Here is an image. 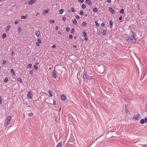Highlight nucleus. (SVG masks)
I'll use <instances>...</instances> for the list:
<instances>
[{
  "label": "nucleus",
  "mask_w": 147,
  "mask_h": 147,
  "mask_svg": "<svg viewBox=\"0 0 147 147\" xmlns=\"http://www.w3.org/2000/svg\"><path fill=\"white\" fill-rule=\"evenodd\" d=\"M29 74H31V75H32L33 74V72L32 71H30V72H29Z\"/></svg>",
  "instance_id": "nucleus-48"
},
{
  "label": "nucleus",
  "mask_w": 147,
  "mask_h": 147,
  "mask_svg": "<svg viewBox=\"0 0 147 147\" xmlns=\"http://www.w3.org/2000/svg\"><path fill=\"white\" fill-rule=\"evenodd\" d=\"M145 122L147 123V117L146 118H145L144 119Z\"/></svg>",
  "instance_id": "nucleus-43"
},
{
  "label": "nucleus",
  "mask_w": 147,
  "mask_h": 147,
  "mask_svg": "<svg viewBox=\"0 0 147 147\" xmlns=\"http://www.w3.org/2000/svg\"><path fill=\"white\" fill-rule=\"evenodd\" d=\"M131 32L132 33V37H131V38H128L126 40L127 42L129 43L133 44L135 43L136 41V40L134 37V32L133 31H131Z\"/></svg>",
  "instance_id": "nucleus-1"
},
{
  "label": "nucleus",
  "mask_w": 147,
  "mask_h": 147,
  "mask_svg": "<svg viewBox=\"0 0 147 147\" xmlns=\"http://www.w3.org/2000/svg\"><path fill=\"white\" fill-rule=\"evenodd\" d=\"M58 33L59 34H61V32L60 31H58Z\"/></svg>",
  "instance_id": "nucleus-61"
},
{
  "label": "nucleus",
  "mask_w": 147,
  "mask_h": 147,
  "mask_svg": "<svg viewBox=\"0 0 147 147\" xmlns=\"http://www.w3.org/2000/svg\"><path fill=\"white\" fill-rule=\"evenodd\" d=\"M6 34H4L2 35V38L3 39L4 38L6 37Z\"/></svg>",
  "instance_id": "nucleus-29"
},
{
  "label": "nucleus",
  "mask_w": 147,
  "mask_h": 147,
  "mask_svg": "<svg viewBox=\"0 0 147 147\" xmlns=\"http://www.w3.org/2000/svg\"><path fill=\"white\" fill-rule=\"evenodd\" d=\"M17 80L20 83H22V80L20 78H18L17 79Z\"/></svg>",
  "instance_id": "nucleus-18"
},
{
  "label": "nucleus",
  "mask_w": 147,
  "mask_h": 147,
  "mask_svg": "<svg viewBox=\"0 0 147 147\" xmlns=\"http://www.w3.org/2000/svg\"><path fill=\"white\" fill-rule=\"evenodd\" d=\"M101 26L102 27H104L105 26V24L104 23H102Z\"/></svg>",
  "instance_id": "nucleus-46"
},
{
  "label": "nucleus",
  "mask_w": 147,
  "mask_h": 147,
  "mask_svg": "<svg viewBox=\"0 0 147 147\" xmlns=\"http://www.w3.org/2000/svg\"><path fill=\"white\" fill-rule=\"evenodd\" d=\"M11 26H10L9 25L7 26L5 28V30L6 32H8L9 29H10Z\"/></svg>",
  "instance_id": "nucleus-10"
},
{
  "label": "nucleus",
  "mask_w": 147,
  "mask_h": 147,
  "mask_svg": "<svg viewBox=\"0 0 147 147\" xmlns=\"http://www.w3.org/2000/svg\"><path fill=\"white\" fill-rule=\"evenodd\" d=\"M53 104L54 105H55L56 104V102H55L54 101H53Z\"/></svg>",
  "instance_id": "nucleus-62"
},
{
  "label": "nucleus",
  "mask_w": 147,
  "mask_h": 147,
  "mask_svg": "<svg viewBox=\"0 0 147 147\" xmlns=\"http://www.w3.org/2000/svg\"><path fill=\"white\" fill-rule=\"evenodd\" d=\"M71 11L73 12H75V9L74 8H71Z\"/></svg>",
  "instance_id": "nucleus-39"
},
{
  "label": "nucleus",
  "mask_w": 147,
  "mask_h": 147,
  "mask_svg": "<svg viewBox=\"0 0 147 147\" xmlns=\"http://www.w3.org/2000/svg\"><path fill=\"white\" fill-rule=\"evenodd\" d=\"M93 10L94 12H96L98 11V9L96 8H93Z\"/></svg>",
  "instance_id": "nucleus-25"
},
{
  "label": "nucleus",
  "mask_w": 147,
  "mask_h": 147,
  "mask_svg": "<svg viewBox=\"0 0 147 147\" xmlns=\"http://www.w3.org/2000/svg\"><path fill=\"white\" fill-rule=\"evenodd\" d=\"M78 1L81 3H83L84 2L83 0H78Z\"/></svg>",
  "instance_id": "nucleus-47"
},
{
  "label": "nucleus",
  "mask_w": 147,
  "mask_h": 147,
  "mask_svg": "<svg viewBox=\"0 0 147 147\" xmlns=\"http://www.w3.org/2000/svg\"><path fill=\"white\" fill-rule=\"evenodd\" d=\"M56 47V45H53L52 46V47L53 48H55Z\"/></svg>",
  "instance_id": "nucleus-49"
},
{
  "label": "nucleus",
  "mask_w": 147,
  "mask_h": 147,
  "mask_svg": "<svg viewBox=\"0 0 147 147\" xmlns=\"http://www.w3.org/2000/svg\"><path fill=\"white\" fill-rule=\"evenodd\" d=\"M18 21H16L15 22V24H16L18 23Z\"/></svg>",
  "instance_id": "nucleus-60"
},
{
  "label": "nucleus",
  "mask_w": 147,
  "mask_h": 147,
  "mask_svg": "<svg viewBox=\"0 0 147 147\" xmlns=\"http://www.w3.org/2000/svg\"><path fill=\"white\" fill-rule=\"evenodd\" d=\"M11 72L12 73V74L13 73H14V70L13 69H11Z\"/></svg>",
  "instance_id": "nucleus-40"
},
{
  "label": "nucleus",
  "mask_w": 147,
  "mask_h": 147,
  "mask_svg": "<svg viewBox=\"0 0 147 147\" xmlns=\"http://www.w3.org/2000/svg\"><path fill=\"white\" fill-rule=\"evenodd\" d=\"M76 18L77 19H78L80 18V17L78 15H76Z\"/></svg>",
  "instance_id": "nucleus-44"
},
{
  "label": "nucleus",
  "mask_w": 147,
  "mask_h": 147,
  "mask_svg": "<svg viewBox=\"0 0 147 147\" xmlns=\"http://www.w3.org/2000/svg\"><path fill=\"white\" fill-rule=\"evenodd\" d=\"M140 123L141 124H144L145 123L144 120L143 119H142L140 121Z\"/></svg>",
  "instance_id": "nucleus-19"
},
{
  "label": "nucleus",
  "mask_w": 147,
  "mask_h": 147,
  "mask_svg": "<svg viewBox=\"0 0 147 147\" xmlns=\"http://www.w3.org/2000/svg\"><path fill=\"white\" fill-rule=\"evenodd\" d=\"M11 55L13 56V55H14V53L13 51H12V52H11Z\"/></svg>",
  "instance_id": "nucleus-58"
},
{
  "label": "nucleus",
  "mask_w": 147,
  "mask_h": 147,
  "mask_svg": "<svg viewBox=\"0 0 147 147\" xmlns=\"http://www.w3.org/2000/svg\"><path fill=\"white\" fill-rule=\"evenodd\" d=\"M95 23L96 24V26H99V24L98 23V22L97 21H95Z\"/></svg>",
  "instance_id": "nucleus-32"
},
{
  "label": "nucleus",
  "mask_w": 147,
  "mask_h": 147,
  "mask_svg": "<svg viewBox=\"0 0 147 147\" xmlns=\"http://www.w3.org/2000/svg\"><path fill=\"white\" fill-rule=\"evenodd\" d=\"M73 24L75 25H76L77 24V22L76 20L75 19H73L72 20Z\"/></svg>",
  "instance_id": "nucleus-12"
},
{
  "label": "nucleus",
  "mask_w": 147,
  "mask_h": 147,
  "mask_svg": "<svg viewBox=\"0 0 147 147\" xmlns=\"http://www.w3.org/2000/svg\"><path fill=\"white\" fill-rule=\"evenodd\" d=\"M35 0H30L28 2V4L30 5L33 4Z\"/></svg>",
  "instance_id": "nucleus-13"
},
{
  "label": "nucleus",
  "mask_w": 147,
  "mask_h": 147,
  "mask_svg": "<svg viewBox=\"0 0 147 147\" xmlns=\"http://www.w3.org/2000/svg\"><path fill=\"white\" fill-rule=\"evenodd\" d=\"M38 42L40 43H41L42 42L41 41V40L40 39H38Z\"/></svg>",
  "instance_id": "nucleus-37"
},
{
  "label": "nucleus",
  "mask_w": 147,
  "mask_h": 147,
  "mask_svg": "<svg viewBox=\"0 0 147 147\" xmlns=\"http://www.w3.org/2000/svg\"><path fill=\"white\" fill-rule=\"evenodd\" d=\"M69 38L70 39H72L73 38V36L71 35H69Z\"/></svg>",
  "instance_id": "nucleus-38"
},
{
  "label": "nucleus",
  "mask_w": 147,
  "mask_h": 147,
  "mask_svg": "<svg viewBox=\"0 0 147 147\" xmlns=\"http://www.w3.org/2000/svg\"><path fill=\"white\" fill-rule=\"evenodd\" d=\"M55 22V21L54 20H50V22H49L50 23H53L54 22Z\"/></svg>",
  "instance_id": "nucleus-35"
},
{
  "label": "nucleus",
  "mask_w": 147,
  "mask_h": 147,
  "mask_svg": "<svg viewBox=\"0 0 147 147\" xmlns=\"http://www.w3.org/2000/svg\"><path fill=\"white\" fill-rule=\"evenodd\" d=\"M73 47L74 48H76V45H74L73 46Z\"/></svg>",
  "instance_id": "nucleus-64"
},
{
  "label": "nucleus",
  "mask_w": 147,
  "mask_h": 147,
  "mask_svg": "<svg viewBox=\"0 0 147 147\" xmlns=\"http://www.w3.org/2000/svg\"><path fill=\"white\" fill-rule=\"evenodd\" d=\"M12 76L13 77V76H16V75H15V73H12Z\"/></svg>",
  "instance_id": "nucleus-56"
},
{
  "label": "nucleus",
  "mask_w": 147,
  "mask_h": 147,
  "mask_svg": "<svg viewBox=\"0 0 147 147\" xmlns=\"http://www.w3.org/2000/svg\"><path fill=\"white\" fill-rule=\"evenodd\" d=\"M21 30V27H19L18 28V32H20Z\"/></svg>",
  "instance_id": "nucleus-31"
},
{
  "label": "nucleus",
  "mask_w": 147,
  "mask_h": 147,
  "mask_svg": "<svg viewBox=\"0 0 147 147\" xmlns=\"http://www.w3.org/2000/svg\"><path fill=\"white\" fill-rule=\"evenodd\" d=\"M39 15H40V13L38 12L36 13V16H38Z\"/></svg>",
  "instance_id": "nucleus-52"
},
{
  "label": "nucleus",
  "mask_w": 147,
  "mask_h": 147,
  "mask_svg": "<svg viewBox=\"0 0 147 147\" xmlns=\"http://www.w3.org/2000/svg\"><path fill=\"white\" fill-rule=\"evenodd\" d=\"M34 69L36 70H37L38 68V67L36 65H34Z\"/></svg>",
  "instance_id": "nucleus-33"
},
{
  "label": "nucleus",
  "mask_w": 147,
  "mask_h": 147,
  "mask_svg": "<svg viewBox=\"0 0 147 147\" xmlns=\"http://www.w3.org/2000/svg\"><path fill=\"white\" fill-rule=\"evenodd\" d=\"M83 34L84 37H86L87 35L86 32H83Z\"/></svg>",
  "instance_id": "nucleus-30"
},
{
  "label": "nucleus",
  "mask_w": 147,
  "mask_h": 147,
  "mask_svg": "<svg viewBox=\"0 0 147 147\" xmlns=\"http://www.w3.org/2000/svg\"><path fill=\"white\" fill-rule=\"evenodd\" d=\"M66 31H67V32H68L70 30V29H69V28H67L66 29Z\"/></svg>",
  "instance_id": "nucleus-34"
},
{
  "label": "nucleus",
  "mask_w": 147,
  "mask_h": 147,
  "mask_svg": "<svg viewBox=\"0 0 147 147\" xmlns=\"http://www.w3.org/2000/svg\"><path fill=\"white\" fill-rule=\"evenodd\" d=\"M109 23H110V24L111 25H110V27L111 28H112L113 26V21L112 20H110L109 21Z\"/></svg>",
  "instance_id": "nucleus-20"
},
{
  "label": "nucleus",
  "mask_w": 147,
  "mask_h": 147,
  "mask_svg": "<svg viewBox=\"0 0 147 147\" xmlns=\"http://www.w3.org/2000/svg\"><path fill=\"white\" fill-rule=\"evenodd\" d=\"M86 2L90 6L92 5V3L90 0H86Z\"/></svg>",
  "instance_id": "nucleus-9"
},
{
  "label": "nucleus",
  "mask_w": 147,
  "mask_h": 147,
  "mask_svg": "<svg viewBox=\"0 0 147 147\" xmlns=\"http://www.w3.org/2000/svg\"><path fill=\"white\" fill-rule=\"evenodd\" d=\"M52 74L53 78L55 79L56 77V71L55 68L54 69V70L52 72Z\"/></svg>",
  "instance_id": "nucleus-5"
},
{
  "label": "nucleus",
  "mask_w": 147,
  "mask_h": 147,
  "mask_svg": "<svg viewBox=\"0 0 147 147\" xmlns=\"http://www.w3.org/2000/svg\"><path fill=\"white\" fill-rule=\"evenodd\" d=\"M107 1L109 3H110L111 2V0H107Z\"/></svg>",
  "instance_id": "nucleus-50"
},
{
  "label": "nucleus",
  "mask_w": 147,
  "mask_h": 147,
  "mask_svg": "<svg viewBox=\"0 0 147 147\" xmlns=\"http://www.w3.org/2000/svg\"><path fill=\"white\" fill-rule=\"evenodd\" d=\"M28 16V15L26 14L25 16H22L21 18L22 19H25Z\"/></svg>",
  "instance_id": "nucleus-15"
},
{
  "label": "nucleus",
  "mask_w": 147,
  "mask_h": 147,
  "mask_svg": "<svg viewBox=\"0 0 147 147\" xmlns=\"http://www.w3.org/2000/svg\"><path fill=\"white\" fill-rule=\"evenodd\" d=\"M80 13L81 15H82L84 13L83 11H81L80 12Z\"/></svg>",
  "instance_id": "nucleus-41"
},
{
  "label": "nucleus",
  "mask_w": 147,
  "mask_h": 147,
  "mask_svg": "<svg viewBox=\"0 0 147 147\" xmlns=\"http://www.w3.org/2000/svg\"><path fill=\"white\" fill-rule=\"evenodd\" d=\"M86 5L85 4H83L82 5V7L83 9H84L86 8Z\"/></svg>",
  "instance_id": "nucleus-28"
},
{
  "label": "nucleus",
  "mask_w": 147,
  "mask_h": 147,
  "mask_svg": "<svg viewBox=\"0 0 147 147\" xmlns=\"http://www.w3.org/2000/svg\"><path fill=\"white\" fill-rule=\"evenodd\" d=\"M36 35L38 37H39L40 36V33L39 31H37L36 33Z\"/></svg>",
  "instance_id": "nucleus-14"
},
{
  "label": "nucleus",
  "mask_w": 147,
  "mask_h": 147,
  "mask_svg": "<svg viewBox=\"0 0 147 147\" xmlns=\"http://www.w3.org/2000/svg\"><path fill=\"white\" fill-rule=\"evenodd\" d=\"M11 119V117L7 116L5 121V123L4 125V126H6L9 124Z\"/></svg>",
  "instance_id": "nucleus-2"
},
{
  "label": "nucleus",
  "mask_w": 147,
  "mask_h": 147,
  "mask_svg": "<svg viewBox=\"0 0 147 147\" xmlns=\"http://www.w3.org/2000/svg\"><path fill=\"white\" fill-rule=\"evenodd\" d=\"M55 30L57 31L58 29V26H56L55 27Z\"/></svg>",
  "instance_id": "nucleus-54"
},
{
  "label": "nucleus",
  "mask_w": 147,
  "mask_h": 147,
  "mask_svg": "<svg viewBox=\"0 0 147 147\" xmlns=\"http://www.w3.org/2000/svg\"><path fill=\"white\" fill-rule=\"evenodd\" d=\"M49 10L48 9H46L44 10L42 12V14L44 15H47L48 13Z\"/></svg>",
  "instance_id": "nucleus-11"
},
{
  "label": "nucleus",
  "mask_w": 147,
  "mask_h": 147,
  "mask_svg": "<svg viewBox=\"0 0 147 147\" xmlns=\"http://www.w3.org/2000/svg\"><path fill=\"white\" fill-rule=\"evenodd\" d=\"M66 18L65 17H63L62 18L63 20V21H65L66 20Z\"/></svg>",
  "instance_id": "nucleus-51"
},
{
  "label": "nucleus",
  "mask_w": 147,
  "mask_h": 147,
  "mask_svg": "<svg viewBox=\"0 0 147 147\" xmlns=\"http://www.w3.org/2000/svg\"><path fill=\"white\" fill-rule=\"evenodd\" d=\"M122 16H120L119 18V19L120 20H121L122 19Z\"/></svg>",
  "instance_id": "nucleus-57"
},
{
  "label": "nucleus",
  "mask_w": 147,
  "mask_h": 147,
  "mask_svg": "<svg viewBox=\"0 0 147 147\" xmlns=\"http://www.w3.org/2000/svg\"><path fill=\"white\" fill-rule=\"evenodd\" d=\"M86 25V22H83L82 24V25L83 27H85Z\"/></svg>",
  "instance_id": "nucleus-17"
},
{
  "label": "nucleus",
  "mask_w": 147,
  "mask_h": 147,
  "mask_svg": "<svg viewBox=\"0 0 147 147\" xmlns=\"http://www.w3.org/2000/svg\"><path fill=\"white\" fill-rule=\"evenodd\" d=\"M64 11V10L63 9H60L59 11V13L61 14H62Z\"/></svg>",
  "instance_id": "nucleus-22"
},
{
  "label": "nucleus",
  "mask_w": 147,
  "mask_h": 147,
  "mask_svg": "<svg viewBox=\"0 0 147 147\" xmlns=\"http://www.w3.org/2000/svg\"><path fill=\"white\" fill-rule=\"evenodd\" d=\"M85 39L86 40H88V38H86V37H85Z\"/></svg>",
  "instance_id": "nucleus-63"
},
{
  "label": "nucleus",
  "mask_w": 147,
  "mask_h": 147,
  "mask_svg": "<svg viewBox=\"0 0 147 147\" xmlns=\"http://www.w3.org/2000/svg\"><path fill=\"white\" fill-rule=\"evenodd\" d=\"M32 66V64L31 63H29L27 65V68H30Z\"/></svg>",
  "instance_id": "nucleus-21"
},
{
  "label": "nucleus",
  "mask_w": 147,
  "mask_h": 147,
  "mask_svg": "<svg viewBox=\"0 0 147 147\" xmlns=\"http://www.w3.org/2000/svg\"><path fill=\"white\" fill-rule=\"evenodd\" d=\"M109 10L113 14H114L115 12V11L111 7L109 8Z\"/></svg>",
  "instance_id": "nucleus-8"
},
{
  "label": "nucleus",
  "mask_w": 147,
  "mask_h": 147,
  "mask_svg": "<svg viewBox=\"0 0 147 147\" xmlns=\"http://www.w3.org/2000/svg\"><path fill=\"white\" fill-rule=\"evenodd\" d=\"M142 145V147H147V146L145 145Z\"/></svg>",
  "instance_id": "nucleus-55"
},
{
  "label": "nucleus",
  "mask_w": 147,
  "mask_h": 147,
  "mask_svg": "<svg viewBox=\"0 0 147 147\" xmlns=\"http://www.w3.org/2000/svg\"><path fill=\"white\" fill-rule=\"evenodd\" d=\"M140 114H138L137 115H134L133 118L136 120H138L140 119Z\"/></svg>",
  "instance_id": "nucleus-3"
},
{
  "label": "nucleus",
  "mask_w": 147,
  "mask_h": 147,
  "mask_svg": "<svg viewBox=\"0 0 147 147\" xmlns=\"http://www.w3.org/2000/svg\"><path fill=\"white\" fill-rule=\"evenodd\" d=\"M49 93L50 94V96L51 97L52 96V92L50 90H49Z\"/></svg>",
  "instance_id": "nucleus-27"
},
{
  "label": "nucleus",
  "mask_w": 147,
  "mask_h": 147,
  "mask_svg": "<svg viewBox=\"0 0 147 147\" xmlns=\"http://www.w3.org/2000/svg\"><path fill=\"white\" fill-rule=\"evenodd\" d=\"M83 78L85 79H89L90 78V77L88 76L86 73L84 74L83 76Z\"/></svg>",
  "instance_id": "nucleus-6"
},
{
  "label": "nucleus",
  "mask_w": 147,
  "mask_h": 147,
  "mask_svg": "<svg viewBox=\"0 0 147 147\" xmlns=\"http://www.w3.org/2000/svg\"><path fill=\"white\" fill-rule=\"evenodd\" d=\"M106 30H104L102 32V34L103 35H105L106 34Z\"/></svg>",
  "instance_id": "nucleus-23"
},
{
  "label": "nucleus",
  "mask_w": 147,
  "mask_h": 147,
  "mask_svg": "<svg viewBox=\"0 0 147 147\" xmlns=\"http://www.w3.org/2000/svg\"><path fill=\"white\" fill-rule=\"evenodd\" d=\"M75 32V30L74 28L71 29V33L72 34H74Z\"/></svg>",
  "instance_id": "nucleus-24"
},
{
  "label": "nucleus",
  "mask_w": 147,
  "mask_h": 147,
  "mask_svg": "<svg viewBox=\"0 0 147 147\" xmlns=\"http://www.w3.org/2000/svg\"><path fill=\"white\" fill-rule=\"evenodd\" d=\"M36 45L37 46H39L40 45L39 43L38 42H36Z\"/></svg>",
  "instance_id": "nucleus-36"
},
{
  "label": "nucleus",
  "mask_w": 147,
  "mask_h": 147,
  "mask_svg": "<svg viewBox=\"0 0 147 147\" xmlns=\"http://www.w3.org/2000/svg\"><path fill=\"white\" fill-rule=\"evenodd\" d=\"M124 10L123 9H121L120 10V13H124Z\"/></svg>",
  "instance_id": "nucleus-26"
},
{
  "label": "nucleus",
  "mask_w": 147,
  "mask_h": 147,
  "mask_svg": "<svg viewBox=\"0 0 147 147\" xmlns=\"http://www.w3.org/2000/svg\"><path fill=\"white\" fill-rule=\"evenodd\" d=\"M8 80V79L7 78H5L4 80V82H6Z\"/></svg>",
  "instance_id": "nucleus-45"
},
{
  "label": "nucleus",
  "mask_w": 147,
  "mask_h": 147,
  "mask_svg": "<svg viewBox=\"0 0 147 147\" xmlns=\"http://www.w3.org/2000/svg\"><path fill=\"white\" fill-rule=\"evenodd\" d=\"M61 98L62 100L64 101L66 99V97L64 95L62 94L61 96Z\"/></svg>",
  "instance_id": "nucleus-7"
},
{
  "label": "nucleus",
  "mask_w": 147,
  "mask_h": 147,
  "mask_svg": "<svg viewBox=\"0 0 147 147\" xmlns=\"http://www.w3.org/2000/svg\"><path fill=\"white\" fill-rule=\"evenodd\" d=\"M62 146V144L61 142H59L57 145L56 147H61Z\"/></svg>",
  "instance_id": "nucleus-16"
},
{
  "label": "nucleus",
  "mask_w": 147,
  "mask_h": 147,
  "mask_svg": "<svg viewBox=\"0 0 147 147\" xmlns=\"http://www.w3.org/2000/svg\"><path fill=\"white\" fill-rule=\"evenodd\" d=\"M27 97L29 99H31L32 98V94L31 91H29L28 92Z\"/></svg>",
  "instance_id": "nucleus-4"
},
{
  "label": "nucleus",
  "mask_w": 147,
  "mask_h": 147,
  "mask_svg": "<svg viewBox=\"0 0 147 147\" xmlns=\"http://www.w3.org/2000/svg\"><path fill=\"white\" fill-rule=\"evenodd\" d=\"M33 115V114L32 113H30L29 114V115H30V116H32Z\"/></svg>",
  "instance_id": "nucleus-53"
},
{
  "label": "nucleus",
  "mask_w": 147,
  "mask_h": 147,
  "mask_svg": "<svg viewBox=\"0 0 147 147\" xmlns=\"http://www.w3.org/2000/svg\"><path fill=\"white\" fill-rule=\"evenodd\" d=\"M6 62V61L5 60H4L3 61V64H5Z\"/></svg>",
  "instance_id": "nucleus-42"
},
{
  "label": "nucleus",
  "mask_w": 147,
  "mask_h": 147,
  "mask_svg": "<svg viewBox=\"0 0 147 147\" xmlns=\"http://www.w3.org/2000/svg\"><path fill=\"white\" fill-rule=\"evenodd\" d=\"M146 109L147 110V102H146Z\"/></svg>",
  "instance_id": "nucleus-59"
}]
</instances>
